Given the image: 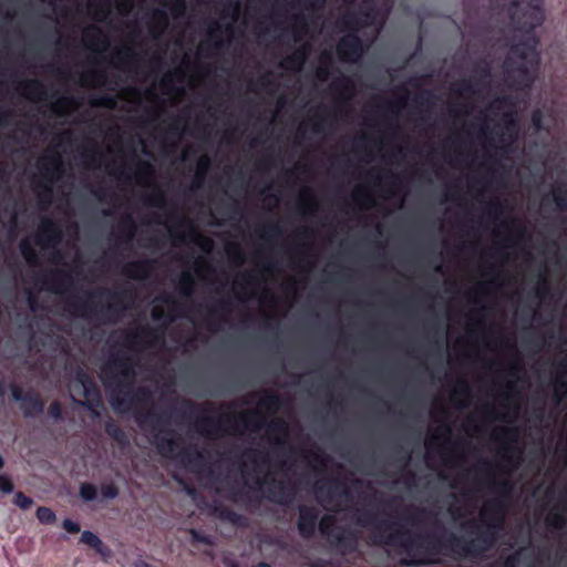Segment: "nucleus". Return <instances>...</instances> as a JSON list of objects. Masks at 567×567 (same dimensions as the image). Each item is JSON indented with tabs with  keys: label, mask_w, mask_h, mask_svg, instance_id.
I'll use <instances>...</instances> for the list:
<instances>
[{
	"label": "nucleus",
	"mask_w": 567,
	"mask_h": 567,
	"mask_svg": "<svg viewBox=\"0 0 567 567\" xmlns=\"http://www.w3.org/2000/svg\"><path fill=\"white\" fill-rule=\"evenodd\" d=\"M463 429V455L461 460L465 464V435L471 430H486L487 427H462ZM495 439L496 458L482 456L474 466L477 482L487 483L488 487L499 493V496L489 498L480 511L478 518H470L462 522L461 527L470 530L472 538L450 536L454 544V551L460 557L478 559L493 549L498 542L499 534L505 527L506 502L512 497L514 483L509 478H499L497 471L502 470L507 474L516 472L525 461L524 450L517 437L520 427H491ZM463 472L465 467L463 466ZM465 473H463L464 475Z\"/></svg>",
	"instance_id": "obj_1"
},
{
	"label": "nucleus",
	"mask_w": 567,
	"mask_h": 567,
	"mask_svg": "<svg viewBox=\"0 0 567 567\" xmlns=\"http://www.w3.org/2000/svg\"><path fill=\"white\" fill-rule=\"evenodd\" d=\"M189 430L192 427H188ZM202 436H214L231 430V434H244L241 430H250L249 435L258 436L261 430L274 440L272 449L282 450L285 456L272 464L271 452L268 447L258 444L246 449L239 460L238 471L231 477L227 476L230 484V496L236 502H243L247 507L254 508L262 498L288 506L293 503L297 494L295 483L288 477L291 468V446L288 443V430L290 427H194Z\"/></svg>",
	"instance_id": "obj_2"
},
{
	"label": "nucleus",
	"mask_w": 567,
	"mask_h": 567,
	"mask_svg": "<svg viewBox=\"0 0 567 567\" xmlns=\"http://www.w3.org/2000/svg\"><path fill=\"white\" fill-rule=\"evenodd\" d=\"M319 504L333 514H344L358 527L369 528L372 543L379 546H398L406 555L405 565L419 566L439 561L440 547L431 534L413 533L393 517L359 505L346 482L321 478L315 484Z\"/></svg>",
	"instance_id": "obj_3"
},
{
	"label": "nucleus",
	"mask_w": 567,
	"mask_h": 567,
	"mask_svg": "<svg viewBox=\"0 0 567 567\" xmlns=\"http://www.w3.org/2000/svg\"><path fill=\"white\" fill-rule=\"evenodd\" d=\"M41 279L49 291L64 298L72 317L99 326L116 324L133 301V293L127 286L121 289L97 288L81 293H66L69 277L60 269L43 274Z\"/></svg>",
	"instance_id": "obj_4"
},
{
	"label": "nucleus",
	"mask_w": 567,
	"mask_h": 567,
	"mask_svg": "<svg viewBox=\"0 0 567 567\" xmlns=\"http://www.w3.org/2000/svg\"><path fill=\"white\" fill-rule=\"evenodd\" d=\"M137 365V355L128 351L111 353L101 365L100 377L114 410L150 409L153 405L154 394L151 389L134 388Z\"/></svg>",
	"instance_id": "obj_5"
},
{
	"label": "nucleus",
	"mask_w": 567,
	"mask_h": 567,
	"mask_svg": "<svg viewBox=\"0 0 567 567\" xmlns=\"http://www.w3.org/2000/svg\"><path fill=\"white\" fill-rule=\"evenodd\" d=\"M153 439L157 452L197 475L212 474L206 451L187 442L174 427H142Z\"/></svg>",
	"instance_id": "obj_6"
},
{
	"label": "nucleus",
	"mask_w": 567,
	"mask_h": 567,
	"mask_svg": "<svg viewBox=\"0 0 567 567\" xmlns=\"http://www.w3.org/2000/svg\"><path fill=\"white\" fill-rule=\"evenodd\" d=\"M297 525L299 534L305 538L312 537L318 527L320 533L344 555L358 549L359 536L354 529L339 526L332 514H327L319 520V511L313 506L299 507Z\"/></svg>",
	"instance_id": "obj_7"
},
{
	"label": "nucleus",
	"mask_w": 567,
	"mask_h": 567,
	"mask_svg": "<svg viewBox=\"0 0 567 567\" xmlns=\"http://www.w3.org/2000/svg\"><path fill=\"white\" fill-rule=\"evenodd\" d=\"M241 14V0L223 2L219 18L210 21L206 29V41L196 51V58L212 56L227 49L235 37V24Z\"/></svg>",
	"instance_id": "obj_8"
},
{
	"label": "nucleus",
	"mask_w": 567,
	"mask_h": 567,
	"mask_svg": "<svg viewBox=\"0 0 567 567\" xmlns=\"http://www.w3.org/2000/svg\"><path fill=\"white\" fill-rule=\"evenodd\" d=\"M519 379L497 374L493 382V395L482 404L484 413L493 420H504L519 411L520 392Z\"/></svg>",
	"instance_id": "obj_9"
},
{
	"label": "nucleus",
	"mask_w": 567,
	"mask_h": 567,
	"mask_svg": "<svg viewBox=\"0 0 567 567\" xmlns=\"http://www.w3.org/2000/svg\"><path fill=\"white\" fill-rule=\"evenodd\" d=\"M256 401V409L244 411L235 415L237 421L229 425H289L281 421H267L268 417L276 415L282 406L281 396L272 391L265 390L260 394L251 392L248 395L247 403Z\"/></svg>",
	"instance_id": "obj_10"
},
{
	"label": "nucleus",
	"mask_w": 567,
	"mask_h": 567,
	"mask_svg": "<svg viewBox=\"0 0 567 567\" xmlns=\"http://www.w3.org/2000/svg\"><path fill=\"white\" fill-rule=\"evenodd\" d=\"M518 122L515 112L506 111L502 114V124L493 127L486 122L482 123L478 128V137L488 142V145L505 154L513 151V146L518 140Z\"/></svg>",
	"instance_id": "obj_11"
},
{
	"label": "nucleus",
	"mask_w": 567,
	"mask_h": 567,
	"mask_svg": "<svg viewBox=\"0 0 567 567\" xmlns=\"http://www.w3.org/2000/svg\"><path fill=\"white\" fill-rule=\"evenodd\" d=\"M393 4L394 0H363L358 11H348L340 17V24L350 33H357L374 25L378 18L388 14Z\"/></svg>",
	"instance_id": "obj_12"
},
{
	"label": "nucleus",
	"mask_w": 567,
	"mask_h": 567,
	"mask_svg": "<svg viewBox=\"0 0 567 567\" xmlns=\"http://www.w3.org/2000/svg\"><path fill=\"white\" fill-rule=\"evenodd\" d=\"M186 0H171L163 2V7L151 9L144 17L147 25L148 38L153 41H159L169 27L168 12L174 19H181L186 14Z\"/></svg>",
	"instance_id": "obj_13"
},
{
	"label": "nucleus",
	"mask_w": 567,
	"mask_h": 567,
	"mask_svg": "<svg viewBox=\"0 0 567 567\" xmlns=\"http://www.w3.org/2000/svg\"><path fill=\"white\" fill-rule=\"evenodd\" d=\"M70 394L73 401L87 406L92 414L100 415V409L102 408L100 391L94 381L82 369L76 371L70 384Z\"/></svg>",
	"instance_id": "obj_14"
},
{
	"label": "nucleus",
	"mask_w": 567,
	"mask_h": 567,
	"mask_svg": "<svg viewBox=\"0 0 567 567\" xmlns=\"http://www.w3.org/2000/svg\"><path fill=\"white\" fill-rule=\"evenodd\" d=\"M125 346L130 351L161 349L165 346L164 331L144 323L125 333Z\"/></svg>",
	"instance_id": "obj_15"
},
{
	"label": "nucleus",
	"mask_w": 567,
	"mask_h": 567,
	"mask_svg": "<svg viewBox=\"0 0 567 567\" xmlns=\"http://www.w3.org/2000/svg\"><path fill=\"white\" fill-rule=\"evenodd\" d=\"M64 234L59 223L44 216L40 219L34 236V243L41 249L56 250L63 240Z\"/></svg>",
	"instance_id": "obj_16"
},
{
	"label": "nucleus",
	"mask_w": 567,
	"mask_h": 567,
	"mask_svg": "<svg viewBox=\"0 0 567 567\" xmlns=\"http://www.w3.org/2000/svg\"><path fill=\"white\" fill-rule=\"evenodd\" d=\"M489 311V307L487 303H482L481 307H474L470 311L471 323L467 328V333L471 339H482L485 346L495 350L498 348V342L491 339L486 333V315Z\"/></svg>",
	"instance_id": "obj_17"
},
{
	"label": "nucleus",
	"mask_w": 567,
	"mask_h": 567,
	"mask_svg": "<svg viewBox=\"0 0 567 567\" xmlns=\"http://www.w3.org/2000/svg\"><path fill=\"white\" fill-rule=\"evenodd\" d=\"M109 174L118 181H135L140 185H148L150 179L154 175V166L148 161H138L134 172H132L126 165L121 164L118 166L111 167L109 169Z\"/></svg>",
	"instance_id": "obj_18"
},
{
	"label": "nucleus",
	"mask_w": 567,
	"mask_h": 567,
	"mask_svg": "<svg viewBox=\"0 0 567 567\" xmlns=\"http://www.w3.org/2000/svg\"><path fill=\"white\" fill-rule=\"evenodd\" d=\"M336 51L342 63L357 64L364 54V45L357 33H348L339 39Z\"/></svg>",
	"instance_id": "obj_19"
},
{
	"label": "nucleus",
	"mask_w": 567,
	"mask_h": 567,
	"mask_svg": "<svg viewBox=\"0 0 567 567\" xmlns=\"http://www.w3.org/2000/svg\"><path fill=\"white\" fill-rule=\"evenodd\" d=\"M12 399L19 403V409L27 417H35L43 413L44 402L34 391L23 390L14 384L10 385Z\"/></svg>",
	"instance_id": "obj_20"
},
{
	"label": "nucleus",
	"mask_w": 567,
	"mask_h": 567,
	"mask_svg": "<svg viewBox=\"0 0 567 567\" xmlns=\"http://www.w3.org/2000/svg\"><path fill=\"white\" fill-rule=\"evenodd\" d=\"M492 71L488 64L480 68L477 74L464 78L455 84L458 94H477L489 87Z\"/></svg>",
	"instance_id": "obj_21"
},
{
	"label": "nucleus",
	"mask_w": 567,
	"mask_h": 567,
	"mask_svg": "<svg viewBox=\"0 0 567 567\" xmlns=\"http://www.w3.org/2000/svg\"><path fill=\"white\" fill-rule=\"evenodd\" d=\"M38 165L43 181L58 183L64 176V161L58 152L45 153L40 157Z\"/></svg>",
	"instance_id": "obj_22"
},
{
	"label": "nucleus",
	"mask_w": 567,
	"mask_h": 567,
	"mask_svg": "<svg viewBox=\"0 0 567 567\" xmlns=\"http://www.w3.org/2000/svg\"><path fill=\"white\" fill-rule=\"evenodd\" d=\"M186 79V68L184 65H176L163 73L159 79V85L167 95L183 96L185 94L184 83Z\"/></svg>",
	"instance_id": "obj_23"
},
{
	"label": "nucleus",
	"mask_w": 567,
	"mask_h": 567,
	"mask_svg": "<svg viewBox=\"0 0 567 567\" xmlns=\"http://www.w3.org/2000/svg\"><path fill=\"white\" fill-rule=\"evenodd\" d=\"M83 42L87 50L96 54H104L111 48L110 37L96 24L83 29Z\"/></svg>",
	"instance_id": "obj_24"
},
{
	"label": "nucleus",
	"mask_w": 567,
	"mask_h": 567,
	"mask_svg": "<svg viewBox=\"0 0 567 567\" xmlns=\"http://www.w3.org/2000/svg\"><path fill=\"white\" fill-rule=\"evenodd\" d=\"M16 90L25 100L34 103L44 102L50 96L47 85L37 78L17 81Z\"/></svg>",
	"instance_id": "obj_25"
},
{
	"label": "nucleus",
	"mask_w": 567,
	"mask_h": 567,
	"mask_svg": "<svg viewBox=\"0 0 567 567\" xmlns=\"http://www.w3.org/2000/svg\"><path fill=\"white\" fill-rule=\"evenodd\" d=\"M155 260L150 258L131 260L122 266L121 274L134 281H146L151 278Z\"/></svg>",
	"instance_id": "obj_26"
},
{
	"label": "nucleus",
	"mask_w": 567,
	"mask_h": 567,
	"mask_svg": "<svg viewBox=\"0 0 567 567\" xmlns=\"http://www.w3.org/2000/svg\"><path fill=\"white\" fill-rule=\"evenodd\" d=\"M175 413L186 425H202L200 422L206 419L204 406L190 400L177 402Z\"/></svg>",
	"instance_id": "obj_27"
},
{
	"label": "nucleus",
	"mask_w": 567,
	"mask_h": 567,
	"mask_svg": "<svg viewBox=\"0 0 567 567\" xmlns=\"http://www.w3.org/2000/svg\"><path fill=\"white\" fill-rule=\"evenodd\" d=\"M142 59V52L132 44H124L115 48L112 52V63L121 70H130L133 64Z\"/></svg>",
	"instance_id": "obj_28"
},
{
	"label": "nucleus",
	"mask_w": 567,
	"mask_h": 567,
	"mask_svg": "<svg viewBox=\"0 0 567 567\" xmlns=\"http://www.w3.org/2000/svg\"><path fill=\"white\" fill-rule=\"evenodd\" d=\"M567 399V360H560L553 380V401L556 408H561Z\"/></svg>",
	"instance_id": "obj_29"
},
{
	"label": "nucleus",
	"mask_w": 567,
	"mask_h": 567,
	"mask_svg": "<svg viewBox=\"0 0 567 567\" xmlns=\"http://www.w3.org/2000/svg\"><path fill=\"white\" fill-rule=\"evenodd\" d=\"M310 50L309 43L301 44L279 62V68L295 73L301 72L310 55Z\"/></svg>",
	"instance_id": "obj_30"
},
{
	"label": "nucleus",
	"mask_w": 567,
	"mask_h": 567,
	"mask_svg": "<svg viewBox=\"0 0 567 567\" xmlns=\"http://www.w3.org/2000/svg\"><path fill=\"white\" fill-rule=\"evenodd\" d=\"M329 90L337 96V110L341 111L342 106L348 104L354 95V85L352 80L347 75L334 79L329 84Z\"/></svg>",
	"instance_id": "obj_31"
},
{
	"label": "nucleus",
	"mask_w": 567,
	"mask_h": 567,
	"mask_svg": "<svg viewBox=\"0 0 567 567\" xmlns=\"http://www.w3.org/2000/svg\"><path fill=\"white\" fill-rule=\"evenodd\" d=\"M484 277H488L486 281L478 282V289L474 291L472 301L475 307H481L482 303L485 302V296H486V287H495L498 288L502 286V276L501 271L497 270L495 265H489L486 270L483 272Z\"/></svg>",
	"instance_id": "obj_32"
},
{
	"label": "nucleus",
	"mask_w": 567,
	"mask_h": 567,
	"mask_svg": "<svg viewBox=\"0 0 567 567\" xmlns=\"http://www.w3.org/2000/svg\"><path fill=\"white\" fill-rule=\"evenodd\" d=\"M212 157L208 154H202L196 161V168L189 184L190 192H197L204 188L208 174L212 168Z\"/></svg>",
	"instance_id": "obj_33"
},
{
	"label": "nucleus",
	"mask_w": 567,
	"mask_h": 567,
	"mask_svg": "<svg viewBox=\"0 0 567 567\" xmlns=\"http://www.w3.org/2000/svg\"><path fill=\"white\" fill-rule=\"evenodd\" d=\"M55 97L51 101V110L59 117H66L72 114L80 105L81 102L71 94L58 95V92L52 94Z\"/></svg>",
	"instance_id": "obj_34"
},
{
	"label": "nucleus",
	"mask_w": 567,
	"mask_h": 567,
	"mask_svg": "<svg viewBox=\"0 0 567 567\" xmlns=\"http://www.w3.org/2000/svg\"><path fill=\"white\" fill-rule=\"evenodd\" d=\"M298 210L302 216L315 217L320 210V204L311 187L301 188L298 198Z\"/></svg>",
	"instance_id": "obj_35"
},
{
	"label": "nucleus",
	"mask_w": 567,
	"mask_h": 567,
	"mask_svg": "<svg viewBox=\"0 0 567 567\" xmlns=\"http://www.w3.org/2000/svg\"><path fill=\"white\" fill-rule=\"evenodd\" d=\"M409 94L408 92L396 99L388 100L385 102V107L391 113L392 117H384L382 121V126L384 130L389 132H394L398 128V125L394 121L399 116L402 110H404L408 105Z\"/></svg>",
	"instance_id": "obj_36"
},
{
	"label": "nucleus",
	"mask_w": 567,
	"mask_h": 567,
	"mask_svg": "<svg viewBox=\"0 0 567 567\" xmlns=\"http://www.w3.org/2000/svg\"><path fill=\"white\" fill-rule=\"evenodd\" d=\"M471 388L465 377L455 379L451 385V400L461 409L468 406Z\"/></svg>",
	"instance_id": "obj_37"
},
{
	"label": "nucleus",
	"mask_w": 567,
	"mask_h": 567,
	"mask_svg": "<svg viewBox=\"0 0 567 567\" xmlns=\"http://www.w3.org/2000/svg\"><path fill=\"white\" fill-rule=\"evenodd\" d=\"M174 284L178 295L185 299H190L195 295L196 278L195 274L189 269H184L174 279Z\"/></svg>",
	"instance_id": "obj_38"
},
{
	"label": "nucleus",
	"mask_w": 567,
	"mask_h": 567,
	"mask_svg": "<svg viewBox=\"0 0 567 567\" xmlns=\"http://www.w3.org/2000/svg\"><path fill=\"white\" fill-rule=\"evenodd\" d=\"M256 275L251 271L239 272L234 280V290H236V297L239 300H247L250 298L247 290L256 284Z\"/></svg>",
	"instance_id": "obj_39"
},
{
	"label": "nucleus",
	"mask_w": 567,
	"mask_h": 567,
	"mask_svg": "<svg viewBox=\"0 0 567 567\" xmlns=\"http://www.w3.org/2000/svg\"><path fill=\"white\" fill-rule=\"evenodd\" d=\"M485 214L486 216L495 224L498 225V227L494 230V234L496 236H501V223L504 220L505 215V205L504 203L498 199H491L485 203Z\"/></svg>",
	"instance_id": "obj_40"
},
{
	"label": "nucleus",
	"mask_w": 567,
	"mask_h": 567,
	"mask_svg": "<svg viewBox=\"0 0 567 567\" xmlns=\"http://www.w3.org/2000/svg\"><path fill=\"white\" fill-rule=\"evenodd\" d=\"M567 505L557 504L548 514L546 524L549 528L556 532H563L567 527Z\"/></svg>",
	"instance_id": "obj_41"
},
{
	"label": "nucleus",
	"mask_w": 567,
	"mask_h": 567,
	"mask_svg": "<svg viewBox=\"0 0 567 567\" xmlns=\"http://www.w3.org/2000/svg\"><path fill=\"white\" fill-rule=\"evenodd\" d=\"M80 81L81 85L85 87L104 86L107 82V74L102 70L92 68L82 72Z\"/></svg>",
	"instance_id": "obj_42"
},
{
	"label": "nucleus",
	"mask_w": 567,
	"mask_h": 567,
	"mask_svg": "<svg viewBox=\"0 0 567 567\" xmlns=\"http://www.w3.org/2000/svg\"><path fill=\"white\" fill-rule=\"evenodd\" d=\"M352 202L361 209H369L375 205V197L371 190L358 185L351 193Z\"/></svg>",
	"instance_id": "obj_43"
},
{
	"label": "nucleus",
	"mask_w": 567,
	"mask_h": 567,
	"mask_svg": "<svg viewBox=\"0 0 567 567\" xmlns=\"http://www.w3.org/2000/svg\"><path fill=\"white\" fill-rule=\"evenodd\" d=\"M143 204L150 208L166 209L168 207L167 195L164 189L159 187L153 188L151 192L143 196Z\"/></svg>",
	"instance_id": "obj_44"
},
{
	"label": "nucleus",
	"mask_w": 567,
	"mask_h": 567,
	"mask_svg": "<svg viewBox=\"0 0 567 567\" xmlns=\"http://www.w3.org/2000/svg\"><path fill=\"white\" fill-rule=\"evenodd\" d=\"M55 184L50 181H42L37 185L35 196L41 209L47 210L52 205Z\"/></svg>",
	"instance_id": "obj_45"
},
{
	"label": "nucleus",
	"mask_w": 567,
	"mask_h": 567,
	"mask_svg": "<svg viewBox=\"0 0 567 567\" xmlns=\"http://www.w3.org/2000/svg\"><path fill=\"white\" fill-rule=\"evenodd\" d=\"M154 221L167 228L169 236L173 238L174 244H184L188 239V234L182 228L181 225H172L168 219L161 214L154 215Z\"/></svg>",
	"instance_id": "obj_46"
},
{
	"label": "nucleus",
	"mask_w": 567,
	"mask_h": 567,
	"mask_svg": "<svg viewBox=\"0 0 567 567\" xmlns=\"http://www.w3.org/2000/svg\"><path fill=\"white\" fill-rule=\"evenodd\" d=\"M292 23L290 25L291 38L293 42L299 43L302 41L307 33L309 21L305 13L297 12L291 16Z\"/></svg>",
	"instance_id": "obj_47"
},
{
	"label": "nucleus",
	"mask_w": 567,
	"mask_h": 567,
	"mask_svg": "<svg viewBox=\"0 0 567 567\" xmlns=\"http://www.w3.org/2000/svg\"><path fill=\"white\" fill-rule=\"evenodd\" d=\"M89 9L92 12V18L97 22H106L111 17L110 0H90Z\"/></svg>",
	"instance_id": "obj_48"
},
{
	"label": "nucleus",
	"mask_w": 567,
	"mask_h": 567,
	"mask_svg": "<svg viewBox=\"0 0 567 567\" xmlns=\"http://www.w3.org/2000/svg\"><path fill=\"white\" fill-rule=\"evenodd\" d=\"M320 64L316 70V76L320 82L329 81L332 72V52L324 50L319 56Z\"/></svg>",
	"instance_id": "obj_49"
},
{
	"label": "nucleus",
	"mask_w": 567,
	"mask_h": 567,
	"mask_svg": "<svg viewBox=\"0 0 567 567\" xmlns=\"http://www.w3.org/2000/svg\"><path fill=\"white\" fill-rule=\"evenodd\" d=\"M284 227L279 221L271 223L265 227H261L258 231L259 238L266 244H271L275 240L282 238Z\"/></svg>",
	"instance_id": "obj_50"
},
{
	"label": "nucleus",
	"mask_w": 567,
	"mask_h": 567,
	"mask_svg": "<svg viewBox=\"0 0 567 567\" xmlns=\"http://www.w3.org/2000/svg\"><path fill=\"white\" fill-rule=\"evenodd\" d=\"M151 318L155 322H159L162 324L161 327L156 328L158 330H163L164 332L166 331L167 327L176 320V316L173 312L165 310V308L162 306H154L151 309Z\"/></svg>",
	"instance_id": "obj_51"
},
{
	"label": "nucleus",
	"mask_w": 567,
	"mask_h": 567,
	"mask_svg": "<svg viewBox=\"0 0 567 567\" xmlns=\"http://www.w3.org/2000/svg\"><path fill=\"white\" fill-rule=\"evenodd\" d=\"M19 251L27 264L31 267H35L40 264V257L35 248L32 246L28 238H22L19 241Z\"/></svg>",
	"instance_id": "obj_52"
},
{
	"label": "nucleus",
	"mask_w": 567,
	"mask_h": 567,
	"mask_svg": "<svg viewBox=\"0 0 567 567\" xmlns=\"http://www.w3.org/2000/svg\"><path fill=\"white\" fill-rule=\"evenodd\" d=\"M118 230L126 244L133 241L136 236L137 226L131 214H126L120 221Z\"/></svg>",
	"instance_id": "obj_53"
},
{
	"label": "nucleus",
	"mask_w": 567,
	"mask_h": 567,
	"mask_svg": "<svg viewBox=\"0 0 567 567\" xmlns=\"http://www.w3.org/2000/svg\"><path fill=\"white\" fill-rule=\"evenodd\" d=\"M163 110L158 106H146L144 114L136 116V124L140 127H147L155 124L162 116Z\"/></svg>",
	"instance_id": "obj_54"
},
{
	"label": "nucleus",
	"mask_w": 567,
	"mask_h": 567,
	"mask_svg": "<svg viewBox=\"0 0 567 567\" xmlns=\"http://www.w3.org/2000/svg\"><path fill=\"white\" fill-rule=\"evenodd\" d=\"M503 233L520 239L525 236L526 228L516 218L504 219L501 223V235Z\"/></svg>",
	"instance_id": "obj_55"
},
{
	"label": "nucleus",
	"mask_w": 567,
	"mask_h": 567,
	"mask_svg": "<svg viewBox=\"0 0 567 567\" xmlns=\"http://www.w3.org/2000/svg\"><path fill=\"white\" fill-rule=\"evenodd\" d=\"M189 239L193 244L198 246L204 254L209 255L213 252L215 247L214 240L210 237L202 235L195 228L190 229Z\"/></svg>",
	"instance_id": "obj_56"
},
{
	"label": "nucleus",
	"mask_w": 567,
	"mask_h": 567,
	"mask_svg": "<svg viewBox=\"0 0 567 567\" xmlns=\"http://www.w3.org/2000/svg\"><path fill=\"white\" fill-rule=\"evenodd\" d=\"M81 542L92 548H94L100 555L107 556L109 549L103 545L102 540L97 535L90 530H84L81 535Z\"/></svg>",
	"instance_id": "obj_57"
},
{
	"label": "nucleus",
	"mask_w": 567,
	"mask_h": 567,
	"mask_svg": "<svg viewBox=\"0 0 567 567\" xmlns=\"http://www.w3.org/2000/svg\"><path fill=\"white\" fill-rule=\"evenodd\" d=\"M118 96L111 94H101L92 96L89 104L93 107H104L107 110H115L117 107Z\"/></svg>",
	"instance_id": "obj_58"
},
{
	"label": "nucleus",
	"mask_w": 567,
	"mask_h": 567,
	"mask_svg": "<svg viewBox=\"0 0 567 567\" xmlns=\"http://www.w3.org/2000/svg\"><path fill=\"white\" fill-rule=\"evenodd\" d=\"M551 197L557 209L567 210V186L565 184L553 186Z\"/></svg>",
	"instance_id": "obj_59"
},
{
	"label": "nucleus",
	"mask_w": 567,
	"mask_h": 567,
	"mask_svg": "<svg viewBox=\"0 0 567 567\" xmlns=\"http://www.w3.org/2000/svg\"><path fill=\"white\" fill-rule=\"evenodd\" d=\"M537 285L533 289L535 298L539 301H544L549 295V286L547 284V276L544 271H540L537 276Z\"/></svg>",
	"instance_id": "obj_60"
},
{
	"label": "nucleus",
	"mask_w": 567,
	"mask_h": 567,
	"mask_svg": "<svg viewBox=\"0 0 567 567\" xmlns=\"http://www.w3.org/2000/svg\"><path fill=\"white\" fill-rule=\"evenodd\" d=\"M549 117H545L542 110L537 109L532 113V126L536 133H540L543 131L548 132L549 130Z\"/></svg>",
	"instance_id": "obj_61"
},
{
	"label": "nucleus",
	"mask_w": 567,
	"mask_h": 567,
	"mask_svg": "<svg viewBox=\"0 0 567 567\" xmlns=\"http://www.w3.org/2000/svg\"><path fill=\"white\" fill-rule=\"evenodd\" d=\"M523 370V364L519 358H515L509 362L506 369H502L499 371H496L497 374L508 377V378H515L519 379V374Z\"/></svg>",
	"instance_id": "obj_62"
},
{
	"label": "nucleus",
	"mask_w": 567,
	"mask_h": 567,
	"mask_svg": "<svg viewBox=\"0 0 567 567\" xmlns=\"http://www.w3.org/2000/svg\"><path fill=\"white\" fill-rule=\"evenodd\" d=\"M226 252L228 257L235 261L237 265H243L246 261V254L244 250L235 243H230L226 246Z\"/></svg>",
	"instance_id": "obj_63"
},
{
	"label": "nucleus",
	"mask_w": 567,
	"mask_h": 567,
	"mask_svg": "<svg viewBox=\"0 0 567 567\" xmlns=\"http://www.w3.org/2000/svg\"><path fill=\"white\" fill-rule=\"evenodd\" d=\"M332 128V122H329L326 117L318 118L311 123V132L315 135L327 136Z\"/></svg>",
	"instance_id": "obj_64"
}]
</instances>
